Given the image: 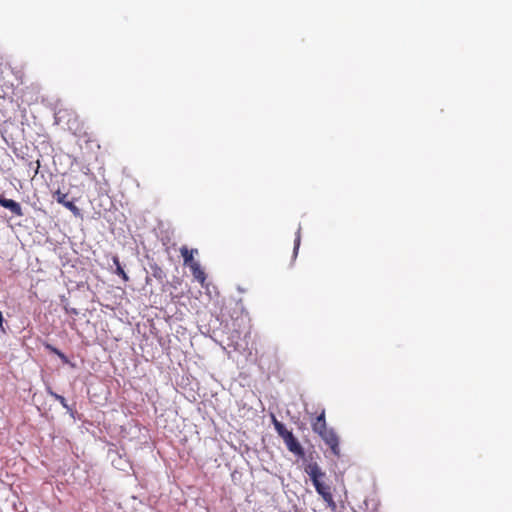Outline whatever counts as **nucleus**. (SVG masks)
Here are the masks:
<instances>
[{
    "label": "nucleus",
    "instance_id": "1",
    "mask_svg": "<svg viewBox=\"0 0 512 512\" xmlns=\"http://www.w3.org/2000/svg\"><path fill=\"white\" fill-rule=\"evenodd\" d=\"M305 472L309 475L317 493L322 496L327 506L332 510L336 509V503L333 499L330 487L322 482L325 473L316 462H311L305 467Z\"/></svg>",
    "mask_w": 512,
    "mask_h": 512
},
{
    "label": "nucleus",
    "instance_id": "2",
    "mask_svg": "<svg viewBox=\"0 0 512 512\" xmlns=\"http://www.w3.org/2000/svg\"><path fill=\"white\" fill-rule=\"evenodd\" d=\"M272 423L278 435L283 439L288 451L299 458H303L305 456L304 449L293 433L282 422L278 421L274 415H272Z\"/></svg>",
    "mask_w": 512,
    "mask_h": 512
},
{
    "label": "nucleus",
    "instance_id": "3",
    "mask_svg": "<svg viewBox=\"0 0 512 512\" xmlns=\"http://www.w3.org/2000/svg\"><path fill=\"white\" fill-rule=\"evenodd\" d=\"M320 437L325 442V444L329 446L331 452L335 456L340 455L339 437L334 431V429L330 428L329 430L321 434Z\"/></svg>",
    "mask_w": 512,
    "mask_h": 512
},
{
    "label": "nucleus",
    "instance_id": "4",
    "mask_svg": "<svg viewBox=\"0 0 512 512\" xmlns=\"http://www.w3.org/2000/svg\"><path fill=\"white\" fill-rule=\"evenodd\" d=\"M0 205L10 210L11 213L14 214L15 216H23V210L21 208V205L12 199H6L2 195H0Z\"/></svg>",
    "mask_w": 512,
    "mask_h": 512
},
{
    "label": "nucleus",
    "instance_id": "5",
    "mask_svg": "<svg viewBox=\"0 0 512 512\" xmlns=\"http://www.w3.org/2000/svg\"><path fill=\"white\" fill-rule=\"evenodd\" d=\"M312 430L317 433L319 436L329 430L327 427L326 419H325V410L323 409L321 413L315 418L311 423Z\"/></svg>",
    "mask_w": 512,
    "mask_h": 512
},
{
    "label": "nucleus",
    "instance_id": "6",
    "mask_svg": "<svg viewBox=\"0 0 512 512\" xmlns=\"http://www.w3.org/2000/svg\"><path fill=\"white\" fill-rule=\"evenodd\" d=\"M189 269H190L194 279L197 282H199L202 286H204L207 276H206L205 271L201 267L200 263L199 262L192 263V265H190Z\"/></svg>",
    "mask_w": 512,
    "mask_h": 512
},
{
    "label": "nucleus",
    "instance_id": "7",
    "mask_svg": "<svg viewBox=\"0 0 512 512\" xmlns=\"http://www.w3.org/2000/svg\"><path fill=\"white\" fill-rule=\"evenodd\" d=\"M180 253L183 257L184 265L190 267L192 263H198V261L194 260V254L198 253L197 249H188L186 246H182L180 248Z\"/></svg>",
    "mask_w": 512,
    "mask_h": 512
},
{
    "label": "nucleus",
    "instance_id": "8",
    "mask_svg": "<svg viewBox=\"0 0 512 512\" xmlns=\"http://www.w3.org/2000/svg\"><path fill=\"white\" fill-rule=\"evenodd\" d=\"M151 275L158 280L160 283L166 278L164 270L156 263L150 264Z\"/></svg>",
    "mask_w": 512,
    "mask_h": 512
},
{
    "label": "nucleus",
    "instance_id": "9",
    "mask_svg": "<svg viewBox=\"0 0 512 512\" xmlns=\"http://www.w3.org/2000/svg\"><path fill=\"white\" fill-rule=\"evenodd\" d=\"M113 263L115 264L116 266V270H115V273L117 275H119L125 282H127L129 280V277L128 275L126 274V272L124 271V269L122 268L121 264H120V261H119V258L117 256H115L113 258Z\"/></svg>",
    "mask_w": 512,
    "mask_h": 512
},
{
    "label": "nucleus",
    "instance_id": "10",
    "mask_svg": "<svg viewBox=\"0 0 512 512\" xmlns=\"http://www.w3.org/2000/svg\"><path fill=\"white\" fill-rule=\"evenodd\" d=\"M53 198L57 201V203L63 206L69 201L68 194L63 193L60 189L53 192Z\"/></svg>",
    "mask_w": 512,
    "mask_h": 512
},
{
    "label": "nucleus",
    "instance_id": "11",
    "mask_svg": "<svg viewBox=\"0 0 512 512\" xmlns=\"http://www.w3.org/2000/svg\"><path fill=\"white\" fill-rule=\"evenodd\" d=\"M65 208H67L74 216L79 217L81 216L80 209L74 204L73 201H68L65 205Z\"/></svg>",
    "mask_w": 512,
    "mask_h": 512
},
{
    "label": "nucleus",
    "instance_id": "12",
    "mask_svg": "<svg viewBox=\"0 0 512 512\" xmlns=\"http://www.w3.org/2000/svg\"><path fill=\"white\" fill-rule=\"evenodd\" d=\"M300 241H301V234H300V228H299L296 233V238H295V242H294V250H293L294 257H296V255L298 253Z\"/></svg>",
    "mask_w": 512,
    "mask_h": 512
},
{
    "label": "nucleus",
    "instance_id": "13",
    "mask_svg": "<svg viewBox=\"0 0 512 512\" xmlns=\"http://www.w3.org/2000/svg\"><path fill=\"white\" fill-rule=\"evenodd\" d=\"M51 394L64 408H66V409L69 408L67 401L63 396L56 394V393H51Z\"/></svg>",
    "mask_w": 512,
    "mask_h": 512
},
{
    "label": "nucleus",
    "instance_id": "14",
    "mask_svg": "<svg viewBox=\"0 0 512 512\" xmlns=\"http://www.w3.org/2000/svg\"><path fill=\"white\" fill-rule=\"evenodd\" d=\"M53 354L57 355L61 360L65 362L67 361V357L65 356V354L62 353L59 349L56 348Z\"/></svg>",
    "mask_w": 512,
    "mask_h": 512
},
{
    "label": "nucleus",
    "instance_id": "15",
    "mask_svg": "<svg viewBox=\"0 0 512 512\" xmlns=\"http://www.w3.org/2000/svg\"><path fill=\"white\" fill-rule=\"evenodd\" d=\"M44 346H45V348H46L49 352H51V353H54V351H55V349H56V347L52 346V345H51V344H49V343H46Z\"/></svg>",
    "mask_w": 512,
    "mask_h": 512
},
{
    "label": "nucleus",
    "instance_id": "16",
    "mask_svg": "<svg viewBox=\"0 0 512 512\" xmlns=\"http://www.w3.org/2000/svg\"><path fill=\"white\" fill-rule=\"evenodd\" d=\"M2 322H3V316H2V313L0 312V326L2 325Z\"/></svg>",
    "mask_w": 512,
    "mask_h": 512
},
{
    "label": "nucleus",
    "instance_id": "17",
    "mask_svg": "<svg viewBox=\"0 0 512 512\" xmlns=\"http://www.w3.org/2000/svg\"><path fill=\"white\" fill-rule=\"evenodd\" d=\"M149 281H150V278H149V277H147V278H146V283L148 284V283H149Z\"/></svg>",
    "mask_w": 512,
    "mask_h": 512
}]
</instances>
